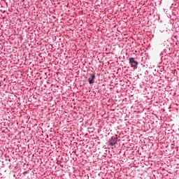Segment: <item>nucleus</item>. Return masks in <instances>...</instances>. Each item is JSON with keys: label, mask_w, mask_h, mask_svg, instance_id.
Masks as SVG:
<instances>
[{"label": "nucleus", "mask_w": 179, "mask_h": 179, "mask_svg": "<svg viewBox=\"0 0 179 179\" xmlns=\"http://www.w3.org/2000/svg\"><path fill=\"white\" fill-rule=\"evenodd\" d=\"M129 62L131 64V68H134V69H138V62L135 61V59L134 57H130L129 59Z\"/></svg>", "instance_id": "obj_1"}, {"label": "nucleus", "mask_w": 179, "mask_h": 179, "mask_svg": "<svg viewBox=\"0 0 179 179\" xmlns=\"http://www.w3.org/2000/svg\"><path fill=\"white\" fill-rule=\"evenodd\" d=\"M117 143V138L115 137H112L111 140L109 142L110 146H114Z\"/></svg>", "instance_id": "obj_3"}, {"label": "nucleus", "mask_w": 179, "mask_h": 179, "mask_svg": "<svg viewBox=\"0 0 179 179\" xmlns=\"http://www.w3.org/2000/svg\"><path fill=\"white\" fill-rule=\"evenodd\" d=\"M95 78H96L95 74H94V73L90 74V77L88 78V82H89L90 85L94 83Z\"/></svg>", "instance_id": "obj_2"}]
</instances>
